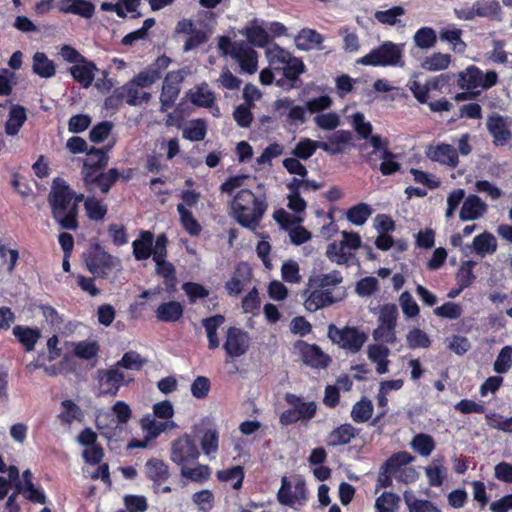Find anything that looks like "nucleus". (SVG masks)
<instances>
[{"label":"nucleus","instance_id":"obj_1","mask_svg":"<svg viewBox=\"0 0 512 512\" xmlns=\"http://www.w3.org/2000/svg\"><path fill=\"white\" fill-rule=\"evenodd\" d=\"M265 56L270 68L275 72L282 73V77L276 79L278 87L289 91L302 86L300 75L305 73L306 66L300 58L294 57L289 51L275 43L266 47Z\"/></svg>","mask_w":512,"mask_h":512},{"label":"nucleus","instance_id":"obj_2","mask_svg":"<svg viewBox=\"0 0 512 512\" xmlns=\"http://www.w3.org/2000/svg\"><path fill=\"white\" fill-rule=\"evenodd\" d=\"M75 192L62 178L53 180L48 196L52 216L62 229L76 230L78 228L76 202H72Z\"/></svg>","mask_w":512,"mask_h":512},{"label":"nucleus","instance_id":"obj_3","mask_svg":"<svg viewBox=\"0 0 512 512\" xmlns=\"http://www.w3.org/2000/svg\"><path fill=\"white\" fill-rule=\"evenodd\" d=\"M457 87L462 92L454 96L456 102L476 99L483 90H488L498 83V74L494 70L483 72L475 65L453 74Z\"/></svg>","mask_w":512,"mask_h":512},{"label":"nucleus","instance_id":"obj_4","mask_svg":"<svg viewBox=\"0 0 512 512\" xmlns=\"http://www.w3.org/2000/svg\"><path fill=\"white\" fill-rule=\"evenodd\" d=\"M267 207L266 197L257 196L249 189L240 190L232 201L234 218L240 225L250 229L259 226Z\"/></svg>","mask_w":512,"mask_h":512},{"label":"nucleus","instance_id":"obj_5","mask_svg":"<svg viewBox=\"0 0 512 512\" xmlns=\"http://www.w3.org/2000/svg\"><path fill=\"white\" fill-rule=\"evenodd\" d=\"M218 49L222 55H230L235 59L242 71L254 74L258 69L257 52L246 41H234L227 36H221L218 40Z\"/></svg>","mask_w":512,"mask_h":512},{"label":"nucleus","instance_id":"obj_6","mask_svg":"<svg viewBox=\"0 0 512 512\" xmlns=\"http://www.w3.org/2000/svg\"><path fill=\"white\" fill-rule=\"evenodd\" d=\"M200 450H171V460L180 466L181 476L197 483H204L210 477L207 465H192L198 460Z\"/></svg>","mask_w":512,"mask_h":512},{"label":"nucleus","instance_id":"obj_7","mask_svg":"<svg viewBox=\"0 0 512 512\" xmlns=\"http://www.w3.org/2000/svg\"><path fill=\"white\" fill-rule=\"evenodd\" d=\"M366 66H400L404 65L403 46L386 41L358 60Z\"/></svg>","mask_w":512,"mask_h":512},{"label":"nucleus","instance_id":"obj_8","mask_svg":"<svg viewBox=\"0 0 512 512\" xmlns=\"http://www.w3.org/2000/svg\"><path fill=\"white\" fill-rule=\"evenodd\" d=\"M285 400L291 408L280 416V422L283 425L297 422L306 424L316 415L317 404L314 401H305L304 398L291 393L285 395Z\"/></svg>","mask_w":512,"mask_h":512},{"label":"nucleus","instance_id":"obj_9","mask_svg":"<svg viewBox=\"0 0 512 512\" xmlns=\"http://www.w3.org/2000/svg\"><path fill=\"white\" fill-rule=\"evenodd\" d=\"M398 308L395 304H385L380 308L378 325L372 336L376 342L393 344L397 340L396 323L398 319Z\"/></svg>","mask_w":512,"mask_h":512},{"label":"nucleus","instance_id":"obj_10","mask_svg":"<svg viewBox=\"0 0 512 512\" xmlns=\"http://www.w3.org/2000/svg\"><path fill=\"white\" fill-rule=\"evenodd\" d=\"M328 337L333 343L352 353L358 352L367 340V335L356 327L345 326L339 329L334 324L328 326Z\"/></svg>","mask_w":512,"mask_h":512},{"label":"nucleus","instance_id":"obj_11","mask_svg":"<svg viewBox=\"0 0 512 512\" xmlns=\"http://www.w3.org/2000/svg\"><path fill=\"white\" fill-rule=\"evenodd\" d=\"M85 263L93 275L101 278L120 266V260L102 250L99 245H95L85 254Z\"/></svg>","mask_w":512,"mask_h":512},{"label":"nucleus","instance_id":"obj_12","mask_svg":"<svg viewBox=\"0 0 512 512\" xmlns=\"http://www.w3.org/2000/svg\"><path fill=\"white\" fill-rule=\"evenodd\" d=\"M140 426L142 429V439L133 438L126 448L129 449H141L146 448L151 440L156 439L161 432H164L169 427H174L173 422L168 421H157L153 415H146L140 420Z\"/></svg>","mask_w":512,"mask_h":512},{"label":"nucleus","instance_id":"obj_13","mask_svg":"<svg viewBox=\"0 0 512 512\" xmlns=\"http://www.w3.org/2000/svg\"><path fill=\"white\" fill-rule=\"evenodd\" d=\"M277 499L280 504L285 506L303 505L307 500V489L304 479H296L293 486L288 477L283 476L281 487L277 493Z\"/></svg>","mask_w":512,"mask_h":512},{"label":"nucleus","instance_id":"obj_14","mask_svg":"<svg viewBox=\"0 0 512 512\" xmlns=\"http://www.w3.org/2000/svg\"><path fill=\"white\" fill-rule=\"evenodd\" d=\"M486 126L496 146H504L512 139L511 118L492 113L487 117Z\"/></svg>","mask_w":512,"mask_h":512},{"label":"nucleus","instance_id":"obj_15","mask_svg":"<svg viewBox=\"0 0 512 512\" xmlns=\"http://www.w3.org/2000/svg\"><path fill=\"white\" fill-rule=\"evenodd\" d=\"M99 395L116 396L120 387L126 383L125 375L115 365L97 371Z\"/></svg>","mask_w":512,"mask_h":512},{"label":"nucleus","instance_id":"obj_16","mask_svg":"<svg viewBox=\"0 0 512 512\" xmlns=\"http://www.w3.org/2000/svg\"><path fill=\"white\" fill-rule=\"evenodd\" d=\"M249 346L250 337L246 331L237 327L227 329L223 348L228 357L239 358L245 355Z\"/></svg>","mask_w":512,"mask_h":512},{"label":"nucleus","instance_id":"obj_17","mask_svg":"<svg viewBox=\"0 0 512 512\" xmlns=\"http://www.w3.org/2000/svg\"><path fill=\"white\" fill-rule=\"evenodd\" d=\"M182 80L183 76L180 71H171L166 75L160 95L162 112H166L178 98L180 93L179 85Z\"/></svg>","mask_w":512,"mask_h":512},{"label":"nucleus","instance_id":"obj_18","mask_svg":"<svg viewBox=\"0 0 512 512\" xmlns=\"http://www.w3.org/2000/svg\"><path fill=\"white\" fill-rule=\"evenodd\" d=\"M488 211V205L476 194L465 197L460 208L459 219L461 221H475L482 218Z\"/></svg>","mask_w":512,"mask_h":512},{"label":"nucleus","instance_id":"obj_19","mask_svg":"<svg viewBox=\"0 0 512 512\" xmlns=\"http://www.w3.org/2000/svg\"><path fill=\"white\" fill-rule=\"evenodd\" d=\"M303 362L313 368H326L331 358L316 344L302 343L300 346Z\"/></svg>","mask_w":512,"mask_h":512},{"label":"nucleus","instance_id":"obj_20","mask_svg":"<svg viewBox=\"0 0 512 512\" xmlns=\"http://www.w3.org/2000/svg\"><path fill=\"white\" fill-rule=\"evenodd\" d=\"M427 155L432 161L447 165L451 168H456L459 164L457 150L450 144L441 143L435 147H431Z\"/></svg>","mask_w":512,"mask_h":512},{"label":"nucleus","instance_id":"obj_21","mask_svg":"<svg viewBox=\"0 0 512 512\" xmlns=\"http://www.w3.org/2000/svg\"><path fill=\"white\" fill-rule=\"evenodd\" d=\"M58 10L61 13L74 14L89 19L95 13V6L87 0H59Z\"/></svg>","mask_w":512,"mask_h":512},{"label":"nucleus","instance_id":"obj_22","mask_svg":"<svg viewBox=\"0 0 512 512\" xmlns=\"http://www.w3.org/2000/svg\"><path fill=\"white\" fill-rule=\"evenodd\" d=\"M57 418L61 424L71 426L74 422L81 423L85 418V413L73 400L65 399L60 404V412Z\"/></svg>","mask_w":512,"mask_h":512},{"label":"nucleus","instance_id":"obj_23","mask_svg":"<svg viewBox=\"0 0 512 512\" xmlns=\"http://www.w3.org/2000/svg\"><path fill=\"white\" fill-rule=\"evenodd\" d=\"M324 37L316 30L304 28L295 37V45L299 50L309 51L312 49L322 50L321 46Z\"/></svg>","mask_w":512,"mask_h":512},{"label":"nucleus","instance_id":"obj_24","mask_svg":"<svg viewBox=\"0 0 512 512\" xmlns=\"http://www.w3.org/2000/svg\"><path fill=\"white\" fill-rule=\"evenodd\" d=\"M336 302L330 289L315 288L304 302L307 311L315 312Z\"/></svg>","mask_w":512,"mask_h":512},{"label":"nucleus","instance_id":"obj_25","mask_svg":"<svg viewBox=\"0 0 512 512\" xmlns=\"http://www.w3.org/2000/svg\"><path fill=\"white\" fill-rule=\"evenodd\" d=\"M96 65L85 59V62H81L77 65H73L69 68V72L72 77L79 82L84 88H88L92 85L97 71Z\"/></svg>","mask_w":512,"mask_h":512},{"label":"nucleus","instance_id":"obj_26","mask_svg":"<svg viewBox=\"0 0 512 512\" xmlns=\"http://www.w3.org/2000/svg\"><path fill=\"white\" fill-rule=\"evenodd\" d=\"M187 97L192 104L199 107H212L216 99L215 93L205 82L190 89Z\"/></svg>","mask_w":512,"mask_h":512},{"label":"nucleus","instance_id":"obj_27","mask_svg":"<svg viewBox=\"0 0 512 512\" xmlns=\"http://www.w3.org/2000/svg\"><path fill=\"white\" fill-rule=\"evenodd\" d=\"M497 247V239L490 232H483L477 235L473 240V249L475 253L482 258L487 255L494 254L497 250Z\"/></svg>","mask_w":512,"mask_h":512},{"label":"nucleus","instance_id":"obj_28","mask_svg":"<svg viewBox=\"0 0 512 512\" xmlns=\"http://www.w3.org/2000/svg\"><path fill=\"white\" fill-rule=\"evenodd\" d=\"M145 474L154 484L160 485L169 478L168 466L160 459H149L145 464Z\"/></svg>","mask_w":512,"mask_h":512},{"label":"nucleus","instance_id":"obj_29","mask_svg":"<svg viewBox=\"0 0 512 512\" xmlns=\"http://www.w3.org/2000/svg\"><path fill=\"white\" fill-rule=\"evenodd\" d=\"M184 312V308L180 302L169 301L161 303L156 311L155 316L159 321L175 322L179 320Z\"/></svg>","mask_w":512,"mask_h":512},{"label":"nucleus","instance_id":"obj_30","mask_svg":"<svg viewBox=\"0 0 512 512\" xmlns=\"http://www.w3.org/2000/svg\"><path fill=\"white\" fill-rule=\"evenodd\" d=\"M153 234L150 231H141L140 237L133 241V256L136 260L148 259L152 254Z\"/></svg>","mask_w":512,"mask_h":512},{"label":"nucleus","instance_id":"obj_31","mask_svg":"<svg viewBox=\"0 0 512 512\" xmlns=\"http://www.w3.org/2000/svg\"><path fill=\"white\" fill-rule=\"evenodd\" d=\"M119 88L124 95L126 103L130 106H138L149 102L151 99L150 93L141 91V88L131 80Z\"/></svg>","mask_w":512,"mask_h":512},{"label":"nucleus","instance_id":"obj_32","mask_svg":"<svg viewBox=\"0 0 512 512\" xmlns=\"http://www.w3.org/2000/svg\"><path fill=\"white\" fill-rule=\"evenodd\" d=\"M224 322L225 317L220 314L202 320V325L207 333L208 347L212 350L220 346L217 330Z\"/></svg>","mask_w":512,"mask_h":512},{"label":"nucleus","instance_id":"obj_33","mask_svg":"<svg viewBox=\"0 0 512 512\" xmlns=\"http://www.w3.org/2000/svg\"><path fill=\"white\" fill-rule=\"evenodd\" d=\"M357 435V430L350 424H343L334 429L328 436V445L339 446L348 444Z\"/></svg>","mask_w":512,"mask_h":512},{"label":"nucleus","instance_id":"obj_34","mask_svg":"<svg viewBox=\"0 0 512 512\" xmlns=\"http://www.w3.org/2000/svg\"><path fill=\"white\" fill-rule=\"evenodd\" d=\"M155 264L156 273L163 278L166 291L169 293L175 292L177 286V278L174 265L168 261H161Z\"/></svg>","mask_w":512,"mask_h":512},{"label":"nucleus","instance_id":"obj_35","mask_svg":"<svg viewBox=\"0 0 512 512\" xmlns=\"http://www.w3.org/2000/svg\"><path fill=\"white\" fill-rule=\"evenodd\" d=\"M120 174L116 168H111L106 173H100L97 176H92V174L87 173L85 175V181L86 183H93L96 184L101 192L107 193L111 186L117 181Z\"/></svg>","mask_w":512,"mask_h":512},{"label":"nucleus","instance_id":"obj_36","mask_svg":"<svg viewBox=\"0 0 512 512\" xmlns=\"http://www.w3.org/2000/svg\"><path fill=\"white\" fill-rule=\"evenodd\" d=\"M26 118L25 108L20 105H13L5 124V132L11 136L16 135L26 121Z\"/></svg>","mask_w":512,"mask_h":512},{"label":"nucleus","instance_id":"obj_37","mask_svg":"<svg viewBox=\"0 0 512 512\" xmlns=\"http://www.w3.org/2000/svg\"><path fill=\"white\" fill-rule=\"evenodd\" d=\"M33 72L42 78H50L55 75V65L45 53L36 52L33 55Z\"/></svg>","mask_w":512,"mask_h":512},{"label":"nucleus","instance_id":"obj_38","mask_svg":"<svg viewBox=\"0 0 512 512\" xmlns=\"http://www.w3.org/2000/svg\"><path fill=\"white\" fill-rule=\"evenodd\" d=\"M241 33L247 38L250 46L266 47L271 42L268 31L261 26L246 27Z\"/></svg>","mask_w":512,"mask_h":512},{"label":"nucleus","instance_id":"obj_39","mask_svg":"<svg viewBox=\"0 0 512 512\" xmlns=\"http://www.w3.org/2000/svg\"><path fill=\"white\" fill-rule=\"evenodd\" d=\"M343 277L338 270H333L326 274H319L314 277H310L309 284L313 288L330 289L342 283Z\"/></svg>","mask_w":512,"mask_h":512},{"label":"nucleus","instance_id":"obj_40","mask_svg":"<svg viewBox=\"0 0 512 512\" xmlns=\"http://www.w3.org/2000/svg\"><path fill=\"white\" fill-rule=\"evenodd\" d=\"M13 335L25 347L26 351H32L40 338L39 330L22 326H15Z\"/></svg>","mask_w":512,"mask_h":512},{"label":"nucleus","instance_id":"obj_41","mask_svg":"<svg viewBox=\"0 0 512 512\" xmlns=\"http://www.w3.org/2000/svg\"><path fill=\"white\" fill-rule=\"evenodd\" d=\"M326 256L338 265H345L352 256L350 251L341 241H334L327 246Z\"/></svg>","mask_w":512,"mask_h":512},{"label":"nucleus","instance_id":"obj_42","mask_svg":"<svg viewBox=\"0 0 512 512\" xmlns=\"http://www.w3.org/2000/svg\"><path fill=\"white\" fill-rule=\"evenodd\" d=\"M217 478L221 482H231L233 489H240L244 480V470L241 466H233L217 472Z\"/></svg>","mask_w":512,"mask_h":512},{"label":"nucleus","instance_id":"obj_43","mask_svg":"<svg viewBox=\"0 0 512 512\" xmlns=\"http://www.w3.org/2000/svg\"><path fill=\"white\" fill-rule=\"evenodd\" d=\"M451 63V56L449 54L444 53H433L432 55L426 57L422 63L421 67L427 71H440L449 67Z\"/></svg>","mask_w":512,"mask_h":512},{"label":"nucleus","instance_id":"obj_44","mask_svg":"<svg viewBox=\"0 0 512 512\" xmlns=\"http://www.w3.org/2000/svg\"><path fill=\"white\" fill-rule=\"evenodd\" d=\"M111 149V146L107 147L106 149H100L91 147L87 151L88 159L84 162V167H91V168H104L108 163V156L107 152Z\"/></svg>","mask_w":512,"mask_h":512},{"label":"nucleus","instance_id":"obj_45","mask_svg":"<svg viewBox=\"0 0 512 512\" xmlns=\"http://www.w3.org/2000/svg\"><path fill=\"white\" fill-rule=\"evenodd\" d=\"M473 5L478 17L494 18L501 12L498 0H477Z\"/></svg>","mask_w":512,"mask_h":512},{"label":"nucleus","instance_id":"obj_46","mask_svg":"<svg viewBox=\"0 0 512 512\" xmlns=\"http://www.w3.org/2000/svg\"><path fill=\"white\" fill-rule=\"evenodd\" d=\"M414 43L421 49H431L437 42V35L430 27L420 28L413 37Z\"/></svg>","mask_w":512,"mask_h":512},{"label":"nucleus","instance_id":"obj_47","mask_svg":"<svg viewBox=\"0 0 512 512\" xmlns=\"http://www.w3.org/2000/svg\"><path fill=\"white\" fill-rule=\"evenodd\" d=\"M177 211L180 215V221L184 229L191 235L196 236L201 231V226L197 220L193 217L191 211H189L184 204L177 205Z\"/></svg>","mask_w":512,"mask_h":512},{"label":"nucleus","instance_id":"obj_48","mask_svg":"<svg viewBox=\"0 0 512 512\" xmlns=\"http://www.w3.org/2000/svg\"><path fill=\"white\" fill-rule=\"evenodd\" d=\"M372 412V402L364 398L353 405L351 417L357 423H364L371 418Z\"/></svg>","mask_w":512,"mask_h":512},{"label":"nucleus","instance_id":"obj_49","mask_svg":"<svg viewBox=\"0 0 512 512\" xmlns=\"http://www.w3.org/2000/svg\"><path fill=\"white\" fill-rule=\"evenodd\" d=\"M372 214V209L366 203H359L351 207L347 213V219L355 225H363Z\"/></svg>","mask_w":512,"mask_h":512},{"label":"nucleus","instance_id":"obj_50","mask_svg":"<svg viewBox=\"0 0 512 512\" xmlns=\"http://www.w3.org/2000/svg\"><path fill=\"white\" fill-rule=\"evenodd\" d=\"M206 133V122L203 119H196L183 130V137L190 141H202L205 138Z\"/></svg>","mask_w":512,"mask_h":512},{"label":"nucleus","instance_id":"obj_51","mask_svg":"<svg viewBox=\"0 0 512 512\" xmlns=\"http://www.w3.org/2000/svg\"><path fill=\"white\" fill-rule=\"evenodd\" d=\"M404 499L409 512H441L440 509L429 500L417 499L407 494L404 495Z\"/></svg>","mask_w":512,"mask_h":512},{"label":"nucleus","instance_id":"obj_52","mask_svg":"<svg viewBox=\"0 0 512 512\" xmlns=\"http://www.w3.org/2000/svg\"><path fill=\"white\" fill-rule=\"evenodd\" d=\"M460 29H444L440 31V39L452 45V50L457 53H463L466 49V44L461 39Z\"/></svg>","mask_w":512,"mask_h":512},{"label":"nucleus","instance_id":"obj_53","mask_svg":"<svg viewBox=\"0 0 512 512\" xmlns=\"http://www.w3.org/2000/svg\"><path fill=\"white\" fill-rule=\"evenodd\" d=\"M15 489L17 493L22 494L28 501L32 503L45 504L46 495L43 490L36 488L34 485H28V487H22V482L18 481L15 483Z\"/></svg>","mask_w":512,"mask_h":512},{"label":"nucleus","instance_id":"obj_54","mask_svg":"<svg viewBox=\"0 0 512 512\" xmlns=\"http://www.w3.org/2000/svg\"><path fill=\"white\" fill-rule=\"evenodd\" d=\"M317 145L318 141H314L309 138H304L296 144L295 148L292 150V155L295 158L307 160L318 149Z\"/></svg>","mask_w":512,"mask_h":512},{"label":"nucleus","instance_id":"obj_55","mask_svg":"<svg viewBox=\"0 0 512 512\" xmlns=\"http://www.w3.org/2000/svg\"><path fill=\"white\" fill-rule=\"evenodd\" d=\"M407 345L411 349L428 348L431 345V340L426 332L419 328H413L406 336Z\"/></svg>","mask_w":512,"mask_h":512},{"label":"nucleus","instance_id":"obj_56","mask_svg":"<svg viewBox=\"0 0 512 512\" xmlns=\"http://www.w3.org/2000/svg\"><path fill=\"white\" fill-rule=\"evenodd\" d=\"M146 363V360L135 351L126 352L121 360L114 364L119 370L125 368L129 370H140Z\"/></svg>","mask_w":512,"mask_h":512},{"label":"nucleus","instance_id":"obj_57","mask_svg":"<svg viewBox=\"0 0 512 512\" xmlns=\"http://www.w3.org/2000/svg\"><path fill=\"white\" fill-rule=\"evenodd\" d=\"M244 271L249 274V269L246 265H239L231 280L226 283L225 287L230 295H238L242 292L245 280Z\"/></svg>","mask_w":512,"mask_h":512},{"label":"nucleus","instance_id":"obj_58","mask_svg":"<svg viewBox=\"0 0 512 512\" xmlns=\"http://www.w3.org/2000/svg\"><path fill=\"white\" fill-rule=\"evenodd\" d=\"M73 351L76 357L90 360L97 356L99 345L96 341H80L74 345Z\"/></svg>","mask_w":512,"mask_h":512},{"label":"nucleus","instance_id":"obj_59","mask_svg":"<svg viewBox=\"0 0 512 512\" xmlns=\"http://www.w3.org/2000/svg\"><path fill=\"white\" fill-rule=\"evenodd\" d=\"M405 14V10L402 6H393L388 10L376 11L374 14L375 19L381 24L396 25L398 17Z\"/></svg>","mask_w":512,"mask_h":512},{"label":"nucleus","instance_id":"obj_60","mask_svg":"<svg viewBox=\"0 0 512 512\" xmlns=\"http://www.w3.org/2000/svg\"><path fill=\"white\" fill-rule=\"evenodd\" d=\"M512 366V347L504 346L493 364L496 373L504 374L510 370Z\"/></svg>","mask_w":512,"mask_h":512},{"label":"nucleus","instance_id":"obj_61","mask_svg":"<svg viewBox=\"0 0 512 512\" xmlns=\"http://www.w3.org/2000/svg\"><path fill=\"white\" fill-rule=\"evenodd\" d=\"M400 498L392 492H383L375 501L377 512H394Z\"/></svg>","mask_w":512,"mask_h":512},{"label":"nucleus","instance_id":"obj_62","mask_svg":"<svg viewBox=\"0 0 512 512\" xmlns=\"http://www.w3.org/2000/svg\"><path fill=\"white\" fill-rule=\"evenodd\" d=\"M465 191L464 189L458 188L452 190L447 196V208L445 211L446 219H451L455 211L458 209L459 205L465 200Z\"/></svg>","mask_w":512,"mask_h":512},{"label":"nucleus","instance_id":"obj_63","mask_svg":"<svg viewBox=\"0 0 512 512\" xmlns=\"http://www.w3.org/2000/svg\"><path fill=\"white\" fill-rule=\"evenodd\" d=\"M87 216L95 221L102 220L107 213L106 206L102 205L100 201L95 198L88 197L84 201Z\"/></svg>","mask_w":512,"mask_h":512},{"label":"nucleus","instance_id":"obj_64","mask_svg":"<svg viewBox=\"0 0 512 512\" xmlns=\"http://www.w3.org/2000/svg\"><path fill=\"white\" fill-rule=\"evenodd\" d=\"M314 122L322 130H333L340 125V117L335 112L321 113L314 117Z\"/></svg>","mask_w":512,"mask_h":512}]
</instances>
